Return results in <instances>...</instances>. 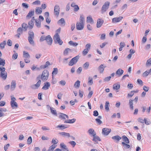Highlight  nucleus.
<instances>
[{"label": "nucleus", "mask_w": 151, "mask_h": 151, "mask_svg": "<svg viewBox=\"0 0 151 151\" xmlns=\"http://www.w3.org/2000/svg\"><path fill=\"white\" fill-rule=\"evenodd\" d=\"M85 21L84 16L82 14H81L80 18V21L77 22L76 24V28L77 30H82L83 29Z\"/></svg>", "instance_id": "obj_1"}, {"label": "nucleus", "mask_w": 151, "mask_h": 151, "mask_svg": "<svg viewBox=\"0 0 151 151\" xmlns=\"http://www.w3.org/2000/svg\"><path fill=\"white\" fill-rule=\"evenodd\" d=\"M5 70V68H1L0 67V72L1 71L0 76L4 80H5L6 79L7 76L6 72Z\"/></svg>", "instance_id": "obj_2"}, {"label": "nucleus", "mask_w": 151, "mask_h": 151, "mask_svg": "<svg viewBox=\"0 0 151 151\" xmlns=\"http://www.w3.org/2000/svg\"><path fill=\"white\" fill-rule=\"evenodd\" d=\"M109 5L110 2L109 1H107L104 3L102 6L101 10L102 14H103L107 11L109 8Z\"/></svg>", "instance_id": "obj_3"}, {"label": "nucleus", "mask_w": 151, "mask_h": 151, "mask_svg": "<svg viewBox=\"0 0 151 151\" xmlns=\"http://www.w3.org/2000/svg\"><path fill=\"white\" fill-rule=\"evenodd\" d=\"M49 76V72L47 70H45L42 72L41 75V79L43 81L47 80Z\"/></svg>", "instance_id": "obj_4"}, {"label": "nucleus", "mask_w": 151, "mask_h": 151, "mask_svg": "<svg viewBox=\"0 0 151 151\" xmlns=\"http://www.w3.org/2000/svg\"><path fill=\"white\" fill-rule=\"evenodd\" d=\"M111 129L107 128H104L102 130V133L105 135H107L111 132Z\"/></svg>", "instance_id": "obj_5"}, {"label": "nucleus", "mask_w": 151, "mask_h": 151, "mask_svg": "<svg viewBox=\"0 0 151 151\" xmlns=\"http://www.w3.org/2000/svg\"><path fill=\"white\" fill-rule=\"evenodd\" d=\"M60 7L59 6L57 5H55L54 9V12L55 15L58 16L60 12Z\"/></svg>", "instance_id": "obj_6"}, {"label": "nucleus", "mask_w": 151, "mask_h": 151, "mask_svg": "<svg viewBox=\"0 0 151 151\" xmlns=\"http://www.w3.org/2000/svg\"><path fill=\"white\" fill-rule=\"evenodd\" d=\"M104 22V20L102 19H98L97 22L96 27L97 28L101 27Z\"/></svg>", "instance_id": "obj_7"}, {"label": "nucleus", "mask_w": 151, "mask_h": 151, "mask_svg": "<svg viewBox=\"0 0 151 151\" xmlns=\"http://www.w3.org/2000/svg\"><path fill=\"white\" fill-rule=\"evenodd\" d=\"M123 18V17L122 16H120L118 17H114L112 19V22L113 23L118 22L121 20Z\"/></svg>", "instance_id": "obj_8"}, {"label": "nucleus", "mask_w": 151, "mask_h": 151, "mask_svg": "<svg viewBox=\"0 0 151 151\" xmlns=\"http://www.w3.org/2000/svg\"><path fill=\"white\" fill-rule=\"evenodd\" d=\"M45 40L49 45H51L52 43V40L50 35H48L46 36Z\"/></svg>", "instance_id": "obj_9"}, {"label": "nucleus", "mask_w": 151, "mask_h": 151, "mask_svg": "<svg viewBox=\"0 0 151 151\" xmlns=\"http://www.w3.org/2000/svg\"><path fill=\"white\" fill-rule=\"evenodd\" d=\"M50 86V84L49 82H46L44 83V86L42 88V89L46 90L49 89Z\"/></svg>", "instance_id": "obj_10"}, {"label": "nucleus", "mask_w": 151, "mask_h": 151, "mask_svg": "<svg viewBox=\"0 0 151 151\" xmlns=\"http://www.w3.org/2000/svg\"><path fill=\"white\" fill-rule=\"evenodd\" d=\"M16 82L15 81H12L10 89L12 91H14L16 87Z\"/></svg>", "instance_id": "obj_11"}, {"label": "nucleus", "mask_w": 151, "mask_h": 151, "mask_svg": "<svg viewBox=\"0 0 151 151\" xmlns=\"http://www.w3.org/2000/svg\"><path fill=\"white\" fill-rule=\"evenodd\" d=\"M41 83V80H39L35 84L32 85L31 86V88L33 89L37 88L40 86Z\"/></svg>", "instance_id": "obj_12"}, {"label": "nucleus", "mask_w": 151, "mask_h": 151, "mask_svg": "<svg viewBox=\"0 0 151 151\" xmlns=\"http://www.w3.org/2000/svg\"><path fill=\"white\" fill-rule=\"evenodd\" d=\"M47 67H32L31 69L33 70L39 71L41 69H44Z\"/></svg>", "instance_id": "obj_13"}, {"label": "nucleus", "mask_w": 151, "mask_h": 151, "mask_svg": "<svg viewBox=\"0 0 151 151\" xmlns=\"http://www.w3.org/2000/svg\"><path fill=\"white\" fill-rule=\"evenodd\" d=\"M59 114H60V115L58 116V117L59 118L62 119H65V117H66V118L67 119L69 118L68 116L66 114L61 113H59Z\"/></svg>", "instance_id": "obj_14"}, {"label": "nucleus", "mask_w": 151, "mask_h": 151, "mask_svg": "<svg viewBox=\"0 0 151 151\" xmlns=\"http://www.w3.org/2000/svg\"><path fill=\"white\" fill-rule=\"evenodd\" d=\"M93 141L95 142L96 143H97L98 142L101 141V139L98 136L96 135V134L93 136Z\"/></svg>", "instance_id": "obj_15"}, {"label": "nucleus", "mask_w": 151, "mask_h": 151, "mask_svg": "<svg viewBox=\"0 0 151 151\" xmlns=\"http://www.w3.org/2000/svg\"><path fill=\"white\" fill-rule=\"evenodd\" d=\"M50 112L53 115L57 116V114L56 111L55 109L53 107L50 108Z\"/></svg>", "instance_id": "obj_16"}, {"label": "nucleus", "mask_w": 151, "mask_h": 151, "mask_svg": "<svg viewBox=\"0 0 151 151\" xmlns=\"http://www.w3.org/2000/svg\"><path fill=\"white\" fill-rule=\"evenodd\" d=\"M112 138L114 140L116 141V142H117L121 139V137L119 135H116L112 137Z\"/></svg>", "instance_id": "obj_17"}, {"label": "nucleus", "mask_w": 151, "mask_h": 151, "mask_svg": "<svg viewBox=\"0 0 151 151\" xmlns=\"http://www.w3.org/2000/svg\"><path fill=\"white\" fill-rule=\"evenodd\" d=\"M86 22L87 23L89 22L91 24H93V20L91 16L87 17Z\"/></svg>", "instance_id": "obj_18"}, {"label": "nucleus", "mask_w": 151, "mask_h": 151, "mask_svg": "<svg viewBox=\"0 0 151 151\" xmlns=\"http://www.w3.org/2000/svg\"><path fill=\"white\" fill-rule=\"evenodd\" d=\"M120 84H115L113 85V88L114 90H118L120 88Z\"/></svg>", "instance_id": "obj_19"}, {"label": "nucleus", "mask_w": 151, "mask_h": 151, "mask_svg": "<svg viewBox=\"0 0 151 151\" xmlns=\"http://www.w3.org/2000/svg\"><path fill=\"white\" fill-rule=\"evenodd\" d=\"M22 28L23 29L24 31H26L27 30L28 27L27 24L25 23H23L22 25Z\"/></svg>", "instance_id": "obj_20"}, {"label": "nucleus", "mask_w": 151, "mask_h": 151, "mask_svg": "<svg viewBox=\"0 0 151 151\" xmlns=\"http://www.w3.org/2000/svg\"><path fill=\"white\" fill-rule=\"evenodd\" d=\"M11 105L13 109L14 108V107H16V108L18 107V105L17 102L15 101H11Z\"/></svg>", "instance_id": "obj_21"}, {"label": "nucleus", "mask_w": 151, "mask_h": 151, "mask_svg": "<svg viewBox=\"0 0 151 151\" xmlns=\"http://www.w3.org/2000/svg\"><path fill=\"white\" fill-rule=\"evenodd\" d=\"M35 25L38 28H40L41 27V21L39 19H36L35 20Z\"/></svg>", "instance_id": "obj_22"}, {"label": "nucleus", "mask_w": 151, "mask_h": 151, "mask_svg": "<svg viewBox=\"0 0 151 151\" xmlns=\"http://www.w3.org/2000/svg\"><path fill=\"white\" fill-rule=\"evenodd\" d=\"M34 14V11L29 12L27 15L26 17L27 18H30Z\"/></svg>", "instance_id": "obj_23"}, {"label": "nucleus", "mask_w": 151, "mask_h": 151, "mask_svg": "<svg viewBox=\"0 0 151 151\" xmlns=\"http://www.w3.org/2000/svg\"><path fill=\"white\" fill-rule=\"evenodd\" d=\"M34 38L28 37V40L29 43L33 46L35 45L34 42L33 40Z\"/></svg>", "instance_id": "obj_24"}, {"label": "nucleus", "mask_w": 151, "mask_h": 151, "mask_svg": "<svg viewBox=\"0 0 151 151\" xmlns=\"http://www.w3.org/2000/svg\"><path fill=\"white\" fill-rule=\"evenodd\" d=\"M71 51V49L69 48L66 49L63 52V55H68V53Z\"/></svg>", "instance_id": "obj_25"}, {"label": "nucleus", "mask_w": 151, "mask_h": 151, "mask_svg": "<svg viewBox=\"0 0 151 151\" xmlns=\"http://www.w3.org/2000/svg\"><path fill=\"white\" fill-rule=\"evenodd\" d=\"M123 72L124 71L123 70L121 69H119L116 71V74L120 76L122 75Z\"/></svg>", "instance_id": "obj_26"}, {"label": "nucleus", "mask_w": 151, "mask_h": 151, "mask_svg": "<svg viewBox=\"0 0 151 151\" xmlns=\"http://www.w3.org/2000/svg\"><path fill=\"white\" fill-rule=\"evenodd\" d=\"M29 26L28 27L29 29H32L34 25V22L32 21H30L28 23Z\"/></svg>", "instance_id": "obj_27"}, {"label": "nucleus", "mask_w": 151, "mask_h": 151, "mask_svg": "<svg viewBox=\"0 0 151 151\" xmlns=\"http://www.w3.org/2000/svg\"><path fill=\"white\" fill-rule=\"evenodd\" d=\"M29 36L28 37H34V35L33 31L32 30L29 31L28 32Z\"/></svg>", "instance_id": "obj_28"}, {"label": "nucleus", "mask_w": 151, "mask_h": 151, "mask_svg": "<svg viewBox=\"0 0 151 151\" xmlns=\"http://www.w3.org/2000/svg\"><path fill=\"white\" fill-rule=\"evenodd\" d=\"M6 44V41H4L3 42L0 44V47L1 49H3L5 47V45Z\"/></svg>", "instance_id": "obj_29"}, {"label": "nucleus", "mask_w": 151, "mask_h": 151, "mask_svg": "<svg viewBox=\"0 0 151 151\" xmlns=\"http://www.w3.org/2000/svg\"><path fill=\"white\" fill-rule=\"evenodd\" d=\"M151 73V68L148 70H146L143 74V76L144 77L147 76L150 73Z\"/></svg>", "instance_id": "obj_30"}, {"label": "nucleus", "mask_w": 151, "mask_h": 151, "mask_svg": "<svg viewBox=\"0 0 151 151\" xmlns=\"http://www.w3.org/2000/svg\"><path fill=\"white\" fill-rule=\"evenodd\" d=\"M60 147L64 149L65 150H66L67 151H69L67 146L63 143H61L60 145Z\"/></svg>", "instance_id": "obj_31"}, {"label": "nucleus", "mask_w": 151, "mask_h": 151, "mask_svg": "<svg viewBox=\"0 0 151 151\" xmlns=\"http://www.w3.org/2000/svg\"><path fill=\"white\" fill-rule=\"evenodd\" d=\"M122 138L123 141L127 144L129 143V141L128 138L125 136H123L122 137Z\"/></svg>", "instance_id": "obj_32"}, {"label": "nucleus", "mask_w": 151, "mask_h": 151, "mask_svg": "<svg viewBox=\"0 0 151 151\" xmlns=\"http://www.w3.org/2000/svg\"><path fill=\"white\" fill-rule=\"evenodd\" d=\"M88 132L90 134H91L93 136L96 134L94 130L93 129H90L88 130Z\"/></svg>", "instance_id": "obj_33"}, {"label": "nucleus", "mask_w": 151, "mask_h": 151, "mask_svg": "<svg viewBox=\"0 0 151 151\" xmlns=\"http://www.w3.org/2000/svg\"><path fill=\"white\" fill-rule=\"evenodd\" d=\"M42 12V9L41 8L39 7H37L35 9V12L37 14H40Z\"/></svg>", "instance_id": "obj_34"}, {"label": "nucleus", "mask_w": 151, "mask_h": 151, "mask_svg": "<svg viewBox=\"0 0 151 151\" xmlns=\"http://www.w3.org/2000/svg\"><path fill=\"white\" fill-rule=\"evenodd\" d=\"M65 22L64 19L63 18H61V19L59 20L58 22V24L61 25L64 24H65Z\"/></svg>", "instance_id": "obj_35"}, {"label": "nucleus", "mask_w": 151, "mask_h": 151, "mask_svg": "<svg viewBox=\"0 0 151 151\" xmlns=\"http://www.w3.org/2000/svg\"><path fill=\"white\" fill-rule=\"evenodd\" d=\"M60 39V37L59 35L58 34V33H56L55 35L54 36V37L53 38V39L54 41L55 40H59V39Z\"/></svg>", "instance_id": "obj_36"}, {"label": "nucleus", "mask_w": 151, "mask_h": 151, "mask_svg": "<svg viewBox=\"0 0 151 151\" xmlns=\"http://www.w3.org/2000/svg\"><path fill=\"white\" fill-rule=\"evenodd\" d=\"M76 61V57L73 58L69 63V65L70 66L73 65Z\"/></svg>", "instance_id": "obj_37"}, {"label": "nucleus", "mask_w": 151, "mask_h": 151, "mask_svg": "<svg viewBox=\"0 0 151 151\" xmlns=\"http://www.w3.org/2000/svg\"><path fill=\"white\" fill-rule=\"evenodd\" d=\"M23 56L25 58H30V55L29 53L24 51L23 52Z\"/></svg>", "instance_id": "obj_38"}, {"label": "nucleus", "mask_w": 151, "mask_h": 151, "mask_svg": "<svg viewBox=\"0 0 151 151\" xmlns=\"http://www.w3.org/2000/svg\"><path fill=\"white\" fill-rule=\"evenodd\" d=\"M133 101V100L132 99H130L129 100V106L130 109L132 110L134 108L133 104L132 103Z\"/></svg>", "instance_id": "obj_39"}, {"label": "nucleus", "mask_w": 151, "mask_h": 151, "mask_svg": "<svg viewBox=\"0 0 151 151\" xmlns=\"http://www.w3.org/2000/svg\"><path fill=\"white\" fill-rule=\"evenodd\" d=\"M58 72V69L57 68H54L53 71L52 73V76H53L54 75H56L57 74Z\"/></svg>", "instance_id": "obj_40"}, {"label": "nucleus", "mask_w": 151, "mask_h": 151, "mask_svg": "<svg viewBox=\"0 0 151 151\" xmlns=\"http://www.w3.org/2000/svg\"><path fill=\"white\" fill-rule=\"evenodd\" d=\"M60 134L64 136H67L68 137H70V134L69 133H66L65 132H62L61 133H60Z\"/></svg>", "instance_id": "obj_41"}, {"label": "nucleus", "mask_w": 151, "mask_h": 151, "mask_svg": "<svg viewBox=\"0 0 151 151\" xmlns=\"http://www.w3.org/2000/svg\"><path fill=\"white\" fill-rule=\"evenodd\" d=\"M58 142V139L56 138H55V139H53L52 141V142H51L52 143H53V145H55V144H57Z\"/></svg>", "instance_id": "obj_42"}, {"label": "nucleus", "mask_w": 151, "mask_h": 151, "mask_svg": "<svg viewBox=\"0 0 151 151\" xmlns=\"http://www.w3.org/2000/svg\"><path fill=\"white\" fill-rule=\"evenodd\" d=\"M109 102L108 101H106L105 105V109L107 111H109Z\"/></svg>", "instance_id": "obj_43"}, {"label": "nucleus", "mask_w": 151, "mask_h": 151, "mask_svg": "<svg viewBox=\"0 0 151 151\" xmlns=\"http://www.w3.org/2000/svg\"><path fill=\"white\" fill-rule=\"evenodd\" d=\"M5 64V60L0 58V65L3 66Z\"/></svg>", "instance_id": "obj_44"}, {"label": "nucleus", "mask_w": 151, "mask_h": 151, "mask_svg": "<svg viewBox=\"0 0 151 151\" xmlns=\"http://www.w3.org/2000/svg\"><path fill=\"white\" fill-rule=\"evenodd\" d=\"M32 141V138L31 137H29L27 141V143L28 144H30L31 143Z\"/></svg>", "instance_id": "obj_45"}, {"label": "nucleus", "mask_w": 151, "mask_h": 151, "mask_svg": "<svg viewBox=\"0 0 151 151\" xmlns=\"http://www.w3.org/2000/svg\"><path fill=\"white\" fill-rule=\"evenodd\" d=\"M122 144L123 145V146H124V148H129L130 147V145H129L126 144L124 142H122Z\"/></svg>", "instance_id": "obj_46"}, {"label": "nucleus", "mask_w": 151, "mask_h": 151, "mask_svg": "<svg viewBox=\"0 0 151 151\" xmlns=\"http://www.w3.org/2000/svg\"><path fill=\"white\" fill-rule=\"evenodd\" d=\"M23 31V28L21 27H20L18 29L17 32V33H19L21 34L22 33Z\"/></svg>", "instance_id": "obj_47"}, {"label": "nucleus", "mask_w": 151, "mask_h": 151, "mask_svg": "<svg viewBox=\"0 0 151 151\" xmlns=\"http://www.w3.org/2000/svg\"><path fill=\"white\" fill-rule=\"evenodd\" d=\"M56 145H52L50 147L49 150L53 151V150L56 147Z\"/></svg>", "instance_id": "obj_48"}, {"label": "nucleus", "mask_w": 151, "mask_h": 151, "mask_svg": "<svg viewBox=\"0 0 151 151\" xmlns=\"http://www.w3.org/2000/svg\"><path fill=\"white\" fill-rule=\"evenodd\" d=\"M88 83L90 85H91L93 83V78H92L89 77Z\"/></svg>", "instance_id": "obj_49"}, {"label": "nucleus", "mask_w": 151, "mask_h": 151, "mask_svg": "<svg viewBox=\"0 0 151 151\" xmlns=\"http://www.w3.org/2000/svg\"><path fill=\"white\" fill-rule=\"evenodd\" d=\"M146 65H151V58L147 60L146 63Z\"/></svg>", "instance_id": "obj_50"}, {"label": "nucleus", "mask_w": 151, "mask_h": 151, "mask_svg": "<svg viewBox=\"0 0 151 151\" xmlns=\"http://www.w3.org/2000/svg\"><path fill=\"white\" fill-rule=\"evenodd\" d=\"M40 1L37 0L34 2L33 3V4L34 5H40Z\"/></svg>", "instance_id": "obj_51"}, {"label": "nucleus", "mask_w": 151, "mask_h": 151, "mask_svg": "<svg viewBox=\"0 0 151 151\" xmlns=\"http://www.w3.org/2000/svg\"><path fill=\"white\" fill-rule=\"evenodd\" d=\"M88 51L89 50L88 49H85L83 52V55H86L88 53Z\"/></svg>", "instance_id": "obj_52"}, {"label": "nucleus", "mask_w": 151, "mask_h": 151, "mask_svg": "<svg viewBox=\"0 0 151 151\" xmlns=\"http://www.w3.org/2000/svg\"><path fill=\"white\" fill-rule=\"evenodd\" d=\"M91 45L90 44H87L85 46L86 49H88V50H90L91 47Z\"/></svg>", "instance_id": "obj_53"}, {"label": "nucleus", "mask_w": 151, "mask_h": 151, "mask_svg": "<svg viewBox=\"0 0 151 151\" xmlns=\"http://www.w3.org/2000/svg\"><path fill=\"white\" fill-rule=\"evenodd\" d=\"M46 38V37L45 36H42L40 39V41L41 42L45 40Z\"/></svg>", "instance_id": "obj_54"}, {"label": "nucleus", "mask_w": 151, "mask_h": 151, "mask_svg": "<svg viewBox=\"0 0 151 151\" xmlns=\"http://www.w3.org/2000/svg\"><path fill=\"white\" fill-rule=\"evenodd\" d=\"M83 91H82L81 90L79 91V95L80 97L82 98L83 97Z\"/></svg>", "instance_id": "obj_55"}, {"label": "nucleus", "mask_w": 151, "mask_h": 151, "mask_svg": "<svg viewBox=\"0 0 151 151\" xmlns=\"http://www.w3.org/2000/svg\"><path fill=\"white\" fill-rule=\"evenodd\" d=\"M6 102L5 101H2L0 102V106H3L5 105Z\"/></svg>", "instance_id": "obj_56"}, {"label": "nucleus", "mask_w": 151, "mask_h": 151, "mask_svg": "<svg viewBox=\"0 0 151 151\" xmlns=\"http://www.w3.org/2000/svg\"><path fill=\"white\" fill-rule=\"evenodd\" d=\"M41 139L43 140H48L49 139V138L47 137H45L44 136H42Z\"/></svg>", "instance_id": "obj_57"}, {"label": "nucleus", "mask_w": 151, "mask_h": 151, "mask_svg": "<svg viewBox=\"0 0 151 151\" xmlns=\"http://www.w3.org/2000/svg\"><path fill=\"white\" fill-rule=\"evenodd\" d=\"M147 40V37L146 35H145V36H144L142 38V42L143 43H145L146 42Z\"/></svg>", "instance_id": "obj_58"}, {"label": "nucleus", "mask_w": 151, "mask_h": 151, "mask_svg": "<svg viewBox=\"0 0 151 151\" xmlns=\"http://www.w3.org/2000/svg\"><path fill=\"white\" fill-rule=\"evenodd\" d=\"M17 56H18L17 54V53H15L13 54V56H12V58L13 59L15 60V59H16L17 58Z\"/></svg>", "instance_id": "obj_59"}, {"label": "nucleus", "mask_w": 151, "mask_h": 151, "mask_svg": "<svg viewBox=\"0 0 151 151\" xmlns=\"http://www.w3.org/2000/svg\"><path fill=\"white\" fill-rule=\"evenodd\" d=\"M133 86L132 84L129 83L127 85V87L130 89H132L133 87Z\"/></svg>", "instance_id": "obj_60"}, {"label": "nucleus", "mask_w": 151, "mask_h": 151, "mask_svg": "<svg viewBox=\"0 0 151 151\" xmlns=\"http://www.w3.org/2000/svg\"><path fill=\"white\" fill-rule=\"evenodd\" d=\"M7 44L9 46H11L12 45V42L10 40H8L7 42Z\"/></svg>", "instance_id": "obj_61"}, {"label": "nucleus", "mask_w": 151, "mask_h": 151, "mask_svg": "<svg viewBox=\"0 0 151 151\" xmlns=\"http://www.w3.org/2000/svg\"><path fill=\"white\" fill-rule=\"evenodd\" d=\"M69 143L73 146L74 147L76 145V142L74 141H71L69 142Z\"/></svg>", "instance_id": "obj_62"}, {"label": "nucleus", "mask_w": 151, "mask_h": 151, "mask_svg": "<svg viewBox=\"0 0 151 151\" xmlns=\"http://www.w3.org/2000/svg\"><path fill=\"white\" fill-rule=\"evenodd\" d=\"M96 121L99 124H100L102 123V121L99 119H96Z\"/></svg>", "instance_id": "obj_63"}, {"label": "nucleus", "mask_w": 151, "mask_h": 151, "mask_svg": "<svg viewBox=\"0 0 151 151\" xmlns=\"http://www.w3.org/2000/svg\"><path fill=\"white\" fill-rule=\"evenodd\" d=\"M9 144H8L4 146V150L5 151H6V150L8 149V147L9 146Z\"/></svg>", "instance_id": "obj_64"}]
</instances>
